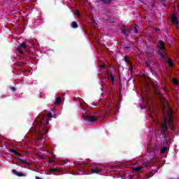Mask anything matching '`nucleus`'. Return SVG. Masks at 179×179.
Instances as JSON below:
<instances>
[{
    "mask_svg": "<svg viewBox=\"0 0 179 179\" xmlns=\"http://www.w3.org/2000/svg\"><path fill=\"white\" fill-rule=\"evenodd\" d=\"M52 118H57V115H53L51 112H50L48 113V116L46 118V123H45V125L44 126L45 129L41 128V127H43V124H44L45 121L44 120V117H41V121L36 120L35 122L36 134H37V129H38L39 135H41V136H44L45 135H47V134L48 133V129H47V127H47V125L50 124V121L51 120Z\"/></svg>",
    "mask_w": 179,
    "mask_h": 179,
    "instance_id": "f257e3e1",
    "label": "nucleus"
},
{
    "mask_svg": "<svg viewBox=\"0 0 179 179\" xmlns=\"http://www.w3.org/2000/svg\"><path fill=\"white\" fill-rule=\"evenodd\" d=\"M159 44L160 46H159V50L158 51V54L160 56V59L166 60L169 57L167 53L164 52L166 50V47H164L166 43H164V41H159Z\"/></svg>",
    "mask_w": 179,
    "mask_h": 179,
    "instance_id": "f03ea898",
    "label": "nucleus"
},
{
    "mask_svg": "<svg viewBox=\"0 0 179 179\" xmlns=\"http://www.w3.org/2000/svg\"><path fill=\"white\" fill-rule=\"evenodd\" d=\"M83 118L87 122H94V121H97V117L88 114L83 115Z\"/></svg>",
    "mask_w": 179,
    "mask_h": 179,
    "instance_id": "7ed1b4c3",
    "label": "nucleus"
},
{
    "mask_svg": "<svg viewBox=\"0 0 179 179\" xmlns=\"http://www.w3.org/2000/svg\"><path fill=\"white\" fill-rule=\"evenodd\" d=\"M152 87L154 89V94L157 96V99H159V100H163V94L159 92V85L153 84Z\"/></svg>",
    "mask_w": 179,
    "mask_h": 179,
    "instance_id": "20e7f679",
    "label": "nucleus"
},
{
    "mask_svg": "<svg viewBox=\"0 0 179 179\" xmlns=\"http://www.w3.org/2000/svg\"><path fill=\"white\" fill-rule=\"evenodd\" d=\"M162 134L164 138L165 145H169V141H170V134H169V132H166V131Z\"/></svg>",
    "mask_w": 179,
    "mask_h": 179,
    "instance_id": "39448f33",
    "label": "nucleus"
},
{
    "mask_svg": "<svg viewBox=\"0 0 179 179\" xmlns=\"http://www.w3.org/2000/svg\"><path fill=\"white\" fill-rule=\"evenodd\" d=\"M161 128H162L161 134L166 132V131L169 129V127H167V119L164 120V124L161 125Z\"/></svg>",
    "mask_w": 179,
    "mask_h": 179,
    "instance_id": "423d86ee",
    "label": "nucleus"
},
{
    "mask_svg": "<svg viewBox=\"0 0 179 179\" xmlns=\"http://www.w3.org/2000/svg\"><path fill=\"white\" fill-rule=\"evenodd\" d=\"M149 166L148 162H144L141 166H138L134 169V171H141L142 169H146Z\"/></svg>",
    "mask_w": 179,
    "mask_h": 179,
    "instance_id": "0eeeda50",
    "label": "nucleus"
},
{
    "mask_svg": "<svg viewBox=\"0 0 179 179\" xmlns=\"http://www.w3.org/2000/svg\"><path fill=\"white\" fill-rule=\"evenodd\" d=\"M171 22L173 24H178V18H177V15L173 14L171 16Z\"/></svg>",
    "mask_w": 179,
    "mask_h": 179,
    "instance_id": "6e6552de",
    "label": "nucleus"
},
{
    "mask_svg": "<svg viewBox=\"0 0 179 179\" xmlns=\"http://www.w3.org/2000/svg\"><path fill=\"white\" fill-rule=\"evenodd\" d=\"M12 171L13 174L17 176V177H24V173L22 172H18L17 171H16V169H13Z\"/></svg>",
    "mask_w": 179,
    "mask_h": 179,
    "instance_id": "1a4fd4ad",
    "label": "nucleus"
},
{
    "mask_svg": "<svg viewBox=\"0 0 179 179\" xmlns=\"http://www.w3.org/2000/svg\"><path fill=\"white\" fill-rule=\"evenodd\" d=\"M91 173H92V174H100V173H101V170H100L97 168L92 169Z\"/></svg>",
    "mask_w": 179,
    "mask_h": 179,
    "instance_id": "9d476101",
    "label": "nucleus"
},
{
    "mask_svg": "<svg viewBox=\"0 0 179 179\" xmlns=\"http://www.w3.org/2000/svg\"><path fill=\"white\" fill-rule=\"evenodd\" d=\"M50 173H55L57 171L61 172L62 171V169L61 168H55V169H50L49 170Z\"/></svg>",
    "mask_w": 179,
    "mask_h": 179,
    "instance_id": "9b49d317",
    "label": "nucleus"
},
{
    "mask_svg": "<svg viewBox=\"0 0 179 179\" xmlns=\"http://www.w3.org/2000/svg\"><path fill=\"white\" fill-rule=\"evenodd\" d=\"M9 152H10V153H14L16 156H22V154L16 151L15 149H10Z\"/></svg>",
    "mask_w": 179,
    "mask_h": 179,
    "instance_id": "f8f14e48",
    "label": "nucleus"
},
{
    "mask_svg": "<svg viewBox=\"0 0 179 179\" xmlns=\"http://www.w3.org/2000/svg\"><path fill=\"white\" fill-rule=\"evenodd\" d=\"M71 27L73 29H78L79 27V25H78V23L75 21L71 22Z\"/></svg>",
    "mask_w": 179,
    "mask_h": 179,
    "instance_id": "ddd939ff",
    "label": "nucleus"
},
{
    "mask_svg": "<svg viewBox=\"0 0 179 179\" xmlns=\"http://www.w3.org/2000/svg\"><path fill=\"white\" fill-rule=\"evenodd\" d=\"M165 146H164L162 149H161V153L162 155H164V153H167V145H166V143H164Z\"/></svg>",
    "mask_w": 179,
    "mask_h": 179,
    "instance_id": "4468645a",
    "label": "nucleus"
},
{
    "mask_svg": "<svg viewBox=\"0 0 179 179\" xmlns=\"http://www.w3.org/2000/svg\"><path fill=\"white\" fill-rule=\"evenodd\" d=\"M99 2H102V3H105V5H110L111 3V1L113 0H99Z\"/></svg>",
    "mask_w": 179,
    "mask_h": 179,
    "instance_id": "2eb2a0df",
    "label": "nucleus"
},
{
    "mask_svg": "<svg viewBox=\"0 0 179 179\" xmlns=\"http://www.w3.org/2000/svg\"><path fill=\"white\" fill-rule=\"evenodd\" d=\"M20 47H21V48H24V50H27V45H26L25 42L20 43Z\"/></svg>",
    "mask_w": 179,
    "mask_h": 179,
    "instance_id": "dca6fc26",
    "label": "nucleus"
},
{
    "mask_svg": "<svg viewBox=\"0 0 179 179\" xmlns=\"http://www.w3.org/2000/svg\"><path fill=\"white\" fill-rule=\"evenodd\" d=\"M62 101V99H61V97H57L56 98L55 104L59 105L61 104Z\"/></svg>",
    "mask_w": 179,
    "mask_h": 179,
    "instance_id": "f3484780",
    "label": "nucleus"
},
{
    "mask_svg": "<svg viewBox=\"0 0 179 179\" xmlns=\"http://www.w3.org/2000/svg\"><path fill=\"white\" fill-rule=\"evenodd\" d=\"M168 65H169V66H174V62H173L171 59H168Z\"/></svg>",
    "mask_w": 179,
    "mask_h": 179,
    "instance_id": "a211bd4d",
    "label": "nucleus"
},
{
    "mask_svg": "<svg viewBox=\"0 0 179 179\" xmlns=\"http://www.w3.org/2000/svg\"><path fill=\"white\" fill-rule=\"evenodd\" d=\"M20 163H22L23 164H28L29 166H30L31 164H28L27 161L26 159H20Z\"/></svg>",
    "mask_w": 179,
    "mask_h": 179,
    "instance_id": "6ab92c4d",
    "label": "nucleus"
},
{
    "mask_svg": "<svg viewBox=\"0 0 179 179\" xmlns=\"http://www.w3.org/2000/svg\"><path fill=\"white\" fill-rule=\"evenodd\" d=\"M124 62L127 63V64H129V65H131V60L128 59V57L127 56L124 57Z\"/></svg>",
    "mask_w": 179,
    "mask_h": 179,
    "instance_id": "aec40b11",
    "label": "nucleus"
},
{
    "mask_svg": "<svg viewBox=\"0 0 179 179\" xmlns=\"http://www.w3.org/2000/svg\"><path fill=\"white\" fill-rule=\"evenodd\" d=\"M110 79H111V80H112L113 85H114V82H115V78H114V76H113V73H110Z\"/></svg>",
    "mask_w": 179,
    "mask_h": 179,
    "instance_id": "412c9836",
    "label": "nucleus"
},
{
    "mask_svg": "<svg viewBox=\"0 0 179 179\" xmlns=\"http://www.w3.org/2000/svg\"><path fill=\"white\" fill-rule=\"evenodd\" d=\"M173 83L174 85H178V80L177 78H173Z\"/></svg>",
    "mask_w": 179,
    "mask_h": 179,
    "instance_id": "4be33fe9",
    "label": "nucleus"
},
{
    "mask_svg": "<svg viewBox=\"0 0 179 179\" xmlns=\"http://www.w3.org/2000/svg\"><path fill=\"white\" fill-rule=\"evenodd\" d=\"M147 68H148V69H150V72L152 73H153V69H152V66H150V65L147 64Z\"/></svg>",
    "mask_w": 179,
    "mask_h": 179,
    "instance_id": "5701e85b",
    "label": "nucleus"
},
{
    "mask_svg": "<svg viewBox=\"0 0 179 179\" xmlns=\"http://www.w3.org/2000/svg\"><path fill=\"white\" fill-rule=\"evenodd\" d=\"M10 90L11 92H16V87H15L10 86Z\"/></svg>",
    "mask_w": 179,
    "mask_h": 179,
    "instance_id": "b1692460",
    "label": "nucleus"
},
{
    "mask_svg": "<svg viewBox=\"0 0 179 179\" xmlns=\"http://www.w3.org/2000/svg\"><path fill=\"white\" fill-rule=\"evenodd\" d=\"M132 30H134V33L138 34V28L136 27H133Z\"/></svg>",
    "mask_w": 179,
    "mask_h": 179,
    "instance_id": "393cba45",
    "label": "nucleus"
},
{
    "mask_svg": "<svg viewBox=\"0 0 179 179\" xmlns=\"http://www.w3.org/2000/svg\"><path fill=\"white\" fill-rule=\"evenodd\" d=\"M124 48H126L127 50H129V49L132 48V45H125Z\"/></svg>",
    "mask_w": 179,
    "mask_h": 179,
    "instance_id": "a878e982",
    "label": "nucleus"
},
{
    "mask_svg": "<svg viewBox=\"0 0 179 179\" xmlns=\"http://www.w3.org/2000/svg\"><path fill=\"white\" fill-rule=\"evenodd\" d=\"M122 33L123 34H124L125 36H126V37H128V34L127 33V31H125V30H124V29H122Z\"/></svg>",
    "mask_w": 179,
    "mask_h": 179,
    "instance_id": "bb28decb",
    "label": "nucleus"
},
{
    "mask_svg": "<svg viewBox=\"0 0 179 179\" xmlns=\"http://www.w3.org/2000/svg\"><path fill=\"white\" fill-rule=\"evenodd\" d=\"M173 124H174V122H173V119H172V118H170V119H169V125H173Z\"/></svg>",
    "mask_w": 179,
    "mask_h": 179,
    "instance_id": "cd10ccee",
    "label": "nucleus"
},
{
    "mask_svg": "<svg viewBox=\"0 0 179 179\" xmlns=\"http://www.w3.org/2000/svg\"><path fill=\"white\" fill-rule=\"evenodd\" d=\"M110 15H106V17H103V20H110Z\"/></svg>",
    "mask_w": 179,
    "mask_h": 179,
    "instance_id": "c85d7f7f",
    "label": "nucleus"
},
{
    "mask_svg": "<svg viewBox=\"0 0 179 179\" xmlns=\"http://www.w3.org/2000/svg\"><path fill=\"white\" fill-rule=\"evenodd\" d=\"M129 69H130V72H132L134 71V67L132 66V64H130Z\"/></svg>",
    "mask_w": 179,
    "mask_h": 179,
    "instance_id": "c756f323",
    "label": "nucleus"
},
{
    "mask_svg": "<svg viewBox=\"0 0 179 179\" xmlns=\"http://www.w3.org/2000/svg\"><path fill=\"white\" fill-rule=\"evenodd\" d=\"M151 6H152V8H155V6H156V3H155V1H152L151 3Z\"/></svg>",
    "mask_w": 179,
    "mask_h": 179,
    "instance_id": "7c9ffc66",
    "label": "nucleus"
},
{
    "mask_svg": "<svg viewBox=\"0 0 179 179\" xmlns=\"http://www.w3.org/2000/svg\"><path fill=\"white\" fill-rule=\"evenodd\" d=\"M18 52L20 54H22V55H24V52H23V50H20V49H18Z\"/></svg>",
    "mask_w": 179,
    "mask_h": 179,
    "instance_id": "2f4dec72",
    "label": "nucleus"
},
{
    "mask_svg": "<svg viewBox=\"0 0 179 179\" xmlns=\"http://www.w3.org/2000/svg\"><path fill=\"white\" fill-rule=\"evenodd\" d=\"M148 177L150 178V177H153V172H150L149 175H148Z\"/></svg>",
    "mask_w": 179,
    "mask_h": 179,
    "instance_id": "473e14b6",
    "label": "nucleus"
},
{
    "mask_svg": "<svg viewBox=\"0 0 179 179\" xmlns=\"http://www.w3.org/2000/svg\"><path fill=\"white\" fill-rule=\"evenodd\" d=\"M66 163H68V160H64V162L62 164H66Z\"/></svg>",
    "mask_w": 179,
    "mask_h": 179,
    "instance_id": "72a5a7b5",
    "label": "nucleus"
},
{
    "mask_svg": "<svg viewBox=\"0 0 179 179\" xmlns=\"http://www.w3.org/2000/svg\"><path fill=\"white\" fill-rule=\"evenodd\" d=\"M101 69H104V68H106V65H104V64L101 65Z\"/></svg>",
    "mask_w": 179,
    "mask_h": 179,
    "instance_id": "f704fd0d",
    "label": "nucleus"
},
{
    "mask_svg": "<svg viewBox=\"0 0 179 179\" xmlns=\"http://www.w3.org/2000/svg\"><path fill=\"white\" fill-rule=\"evenodd\" d=\"M77 16H78V17H80V13H79V11H77Z\"/></svg>",
    "mask_w": 179,
    "mask_h": 179,
    "instance_id": "c9c22d12",
    "label": "nucleus"
},
{
    "mask_svg": "<svg viewBox=\"0 0 179 179\" xmlns=\"http://www.w3.org/2000/svg\"><path fill=\"white\" fill-rule=\"evenodd\" d=\"M15 159H16V160H19V162H20V160H21L22 159H20V157H15Z\"/></svg>",
    "mask_w": 179,
    "mask_h": 179,
    "instance_id": "e433bc0d",
    "label": "nucleus"
},
{
    "mask_svg": "<svg viewBox=\"0 0 179 179\" xmlns=\"http://www.w3.org/2000/svg\"><path fill=\"white\" fill-rule=\"evenodd\" d=\"M23 65H27V62H22Z\"/></svg>",
    "mask_w": 179,
    "mask_h": 179,
    "instance_id": "4c0bfd02",
    "label": "nucleus"
},
{
    "mask_svg": "<svg viewBox=\"0 0 179 179\" xmlns=\"http://www.w3.org/2000/svg\"><path fill=\"white\" fill-rule=\"evenodd\" d=\"M52 162H54V160H50L49 163H52Z\"/></svg>",
    "mask_w": 179,
    "mask_h": 179,
    "instance_id": "58836bf2",
    "label": "nucleus"
},
{
    "mask_svg": "<svg viewBox=\"0 0 179 179\" xmlns=\"http://www.w3.org/2000/svg\"><path fill=\"white\" fill-rule=\"evenodd\" d=\"M107 12V13H110V12L109 11H106Z\"/></svg>",
    "mask_w": 179,
    "mask_h": 179,
    "instance_id": "ea45409f",
    "label": "nucleus"
},
{
    "mask_svg": "<svg viewBox=\"0 0 179 179\" xmlns=\"http://www.w3.org/2000/svg\"><path fill=\"white\" fill-rule=\"evenodd\" d=\"M110 68H113V65H110Z\"/></svg>",
    "mask_w": 179,
    "mask_h": 179,
    "instance_id": "a19ab883",
    "label": "nucleus"
},
{
    "mask_svg": "<svg viewBox=\"0 0 179 179\" xmlns=\"http://www.w3.org/2000/svg\"><path fill=\"white\" fill-rule=\"evenodd\" d=\"M108 79H110V76H108Z\"/></svg>",
    "mask_w": 179,
    "mask_h": 179,
    "instance_id": "79ce46f5",
    "label": "nucleus"
},
{
    "mask_svg": "<svg viewBox=\"0 0 179 179\" xmlns=\"http://www.w3.org/2000/svg\"><path fill=\"white\" fill-rule=\"evenodd\" d=\"M158 1H162V0H158Z\"/></svg>",
    "mask_w": 179,
    "mask_h": 179,
    "instance_id": "37998d69",
    "label": "nucleus"
},
{
    "mask_svg": "<svg viewBox=\"0 0 179 179\" xmlns=\"http://www.w3.org/2000/svg\"><path fill=\"white\" fill-rule=\"evenodd\" d=\"M107 73H108V71H107Z\"/></svg>",
    "mask_w": 179,
    "mask_h": 179,
    "instance_id": "c03bdc74",
    "label": "nucleus"
}]
</instances>
